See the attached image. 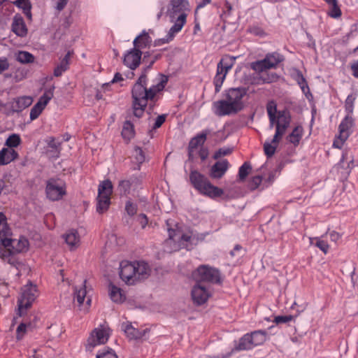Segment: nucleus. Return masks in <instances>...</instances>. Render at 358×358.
<instances>
[{"mask_svg": "<svg viewBox=\"0 0 358 358\" xmlns=\"http://www.w3.org/2000/svg\"><path fill=\"white\" fill-rule=\"evenodd\" d=\"M155 62V59H152L150 62L132 87L131 95L134 115L138 118L143 115L147 106L148 101L152 99L158 92L162 91L168 83V76L159 74L157 83L148 89L147 88L146 72L152 67Z\"/></svg>", "mask_w": 358, "mask_h": 358, "instance_id": "f257e3e1", "label": "nucleus"}, {"mask_svg": "<svg viewBox=\"0 0 358 358\" xmlns=\"http://www.w3.org/2000/svg\"><path fill=\"white\" fill-rule=\"evenodd\" d=\"M166 224L169 238L165 241V246L170 247L169 250H167L170 252L177 251L181 248L189 250L194 245H196L199 241H203L206 237L205 234L184 233L181 225L171 219L167 220Z\"/></svg>", "mask_w": 358, "mask_h": 358, "instance_id": "f03ea898", "label": "nucleus"}, {"mask_svg": "<svg viewBox=\"0 0 358 358\" xmlns=\"http://www.w3.org/2000/svg\"><path fill=\"white\" fill-rule=\"evenodd\" d=\"M245 87H234L225 90L224 99L213 103L214 113L220 117L236 114L243 110V98L246 95Z\"/></svg>", "mask_w": 358, "mask_h": 358, "instance_id": "7ed1b4c3", "label": "nucleus"}, {"mask_svg": "<svg viewBox=\"0 0 358 358\" xmlns=\"http://www.w3.org/2000/svg\"><path fill=\"white\" fill-rule=\"evenodd\" d=\"M170 6L168 15L173 25L169 29L164 38L159 39L157 45L165 44L172 41L175 36L181 31L187 21L186 10L189 6L187 0H171Z\"/></svg>", "mask_w": 358, "mask_h": 358, "instance_id": "20e7f679", "label": "nucleus"}, {"mask_svg": "<svg viewBox=\"0 0 358 358\" xmlns=\"http://www.w3.org/2000/svg\"><path fill=\"white\" fill-rule=\"evenodd\" d=\"M149 265L143 262L122 261L120 264V277L127 285H134L150 275Z\"/></svg>", "mask_w": 358, "mask_h": 358, "instance_id": "39448f33", "label": "nucleus"}, {"mask_svg": "<svg viewBox=\"0 0 358 358\" xmlns=\"http://www.w3.org/2000/svg\"><path fill=\"white\" fill-rule=\"evenodd\" d=\"M189 180L197 191L210 198L220 197L224 194L223 189L213 185L208 178L198 171H191Z\"/></svg>", "mask_w": 358, "mask_h": 358, "instance_id": "423d86ee", "label": "nucleus"}, {"mask_svg": "<svg viewBox=\"0 0 358 358\" xmlns=\"http://www.w3.org/2000/svg\"><path fill=\"white\" fill-rule=\"evenodd\" d=\"M235 57L224 55L217 63L216 74L213 79L215 92L216 93L220 91L222 84L226 78V76L228 72L233 67L235 63Z\"/></svg>", "mask_w": 358, "mask_h": 358, "instance_id": "0eeeda50", "label": "nucleus"}, {"mask_svg": "<svg viewBox=\"0 0 358 358\" xmlns=\"http://www.w3.org/2000/svg\"><path fill=\"white\" fill-rule=\"evenodd\" d=\"M36 297L37 288L36 285L29 283L24 286L21 296L17 300V315L19 317L24 316Z\"/></svg>", "mask_w": 358, "mask_h": 358, "instance_id": "6e6552de", "label": "nucleus"}, {"mask_svg": "<svg viewBox=\"0 0 358 358\" xmlns=\"http://www.w3.org/2000/svg\"><path fill=\"white\" fill-rule=\"evenodd\" d=\"M194 280L202 284V282H210L213 284H220V272L218 269L207 265H201L192 273Z\"/></svg>", "mask_w": 358, "mask_h": 358, "instance_id": "1a4fd4ad", "label": "nucleus"}, {"mask_svg": "<svg viewBox=\"0 0 358 358\" xmlns=\"http://www.w3.org/2000/svg\"><path fill=\"white\" fill-rule=\"evenodd\" d=\"M65 182L59 178H50L46 182L45 193L51 201H59L66 194Z\"/></svg>", "mask_w": 358, "mask_h": 358, "instance_id": "9d476101", "label": "nucleus"}, {"mask_svg": "<svg viewBox=\"0 0 358 358\" xmlns=\"http://www.w3.org/2000/svg\"><path fill=\"white\" fill-rule=\"evenodd\" d=\"M354 120L349 115L341 121L338 127V135L336 137L333 146L336 148H341L344 143L348 138L352 131Z\"/></svg>", "mask_w": 358, "mask_h": 358, "instance_id": "9b49d317", "label": "nucleus"}, {"mask_svg": "<svg viewBox=\"0 0 358 358\" xmlns=\"http://www.w3.org/2000/svg\"><path fill=\"white\" fill-rule=\"evenodd\" d=\"M143 174L138 176L133 175L129 179L121 180L117 186V189L121 195L127 196L130 194L131 191H135L141 187L143 182Z\"/></svg>", "mask_w": 358, "mask_h": 358, "instance_id": "f8f14e48", "label": "nucleus"}, {"mask_svg": "<svg viewBox=\"0 0 358 358\" xmlns=\"http://www.w3.org/2000/svg\"><path fill=\"white\" fill-rule=\"evenodd\" d=\"M109 338V334L104 329L96 328L92 331L85 344L87 351L92 352L98 345L105 344Z\"/></svg>", "mask_w": 358, "mask_h": 358, "instance_id": "ddd939ff", "label": "nucleus"}, {"mask_svg": "<svg viewBox=\"0 0 358 358\" xmlns=\"http://www.w3.org/2000/svg\"><path fill=\"white\" fill-rule=\"evenodd\" d=\"M251 68L255 72L259 73L252 76V78H261L262 79L263 83H269L273 81L271 78H278V76L274 74H267L264 73L268 69H271L269 63L267 62L266 57H264L263 59L257 60L256 62L251 63Z\"/></svg>", "mask_w": 358, "mask_h": 358, "instance_id": "4468645a", "label": "nucleus"}, {"mask_svg": "<svg viewBox=\"0 0 358 358\" xmlns=\"http://www.w3.org/2000/svg\"><path fill=\"white\" fill-rule=\"evenodd\" d=\"M289 123L290 117L287 115L285 111H278L275 125V133L273 138V143H275V144L279 143L289 126Z\"/></svg>", "mask_w": 358, "mask_h": 358, "instance_id": "2eb2a0df", "label": "nucleus"}, {"mask_svg": "<svg viewBox=\"0 0 358 358\" xmlns=\"http://www.w3.org/2000/svg\"><path fill=\"white\" fill-rule=\"evenodd\" d=\"M210 295L211 292L209 288L197 282L192 289V300L199 306L205 303Z\"/></svg>", "mask_w": 358, "mask_h": 358, "instance_id": "dca6fc26", "label": "nucleus"}, {"mask_svg": "<svg viewBox=\"0 0 358 358\" xmlns=\"http://www.w3.org/2000/svg\"><path fill=\"white\" fill-rule=\"evenodd\" d=\"M2 244L5 248H10L16 252L27 251L29 245L28 239L24 236H20L18 239L4 238Z\"/></svg>", "mask_w": 358, "mask_h": 358, "instance_id": "f3484780", "label": "nucleus"}, {"mask_svg": "<svg viewBox=\"0 0 358 358\" xmlns=\"http://www.w3.org/2000/svg\"><path fill=\"white\" fill-rule=\"evenodd\" d=\"M141 55L142 52L134 46L124 55L123 63L129 69L134 70L141 63Z\"/></svg>", "mask_w": 358, "mask_h": 358, "instance_id": "a211bd4d", "label": "nucleus"}, {"mask_svg": "<svg viewBox=\"0 0 358 358\" xmlns=\"http://www.w3.org/2000/svg\"><path fill=\"white\" fill-rule=\"evenodd\" d=\"M229 167L230 164L227 159H224L217 161L211 166L209 176L214 179H220L224 176Z\"/></svg>", "mask_w": 358, "mask_h": 358, "instance_id": "6ab92c4d", "label": "nucleus"}, {"mask_svg": "<svg viewBox=\"0 0 358 358\" xmlns=\"http://www.w3.org/2000/svg\"><path fill=\"white\" fill-rule=\"evenodd\" d=\"M121 329L125 333L127 338L130 340H137L143 338L148 331V329L139 330L134 327L129 322H123Z\"/></svg>", "mask_w": 358, "mask_h": 358, "instance_id": "aec40b11", "label": "nucleus"}, {"mask_svg": "<svg viewBox=\"0 0 358 358\" xmlns=\"http://www.w3.org/2000/svg\"><path fill=\"white\" fill-rule=\"evenodd\" d=\"M18 253L19 252H15L10 248H5L4 250L1 251L0 257L3 262L13 266L17 269H18L19 266H21V263L19 262L17 258Z\"/></svg>", "mask_w": 358, "mask_h": 358, "instance_id": "412c9836", "label": "nucleus"}, {"mask_svg": "<svg viewBox=\"0 0 358 358\" xmlns=\"http://www.w3.org/2000/svg\"><path fill=\"white\" fill-rule=\"evenodd\" d=\"M353 167V160L348 153H343L336 169L341 171L343 177H347Z\"/></svg>", "mask_w": 358, "mask_h": 358, "instance_id": "4be33fe9", "label": "nucleus"}, {"mask_svg": "<svg viewBox=\"0 0 358 358\" xmlns=\"http://www.w3.org/2000/svg\"><path fill=\"white\" fill-rule=\"evenodd\" d=\"M86 280L83 281V287L80 289L75 288L74 292V299L76 300L79 306H84V301L86 299V304L85 305V308L87 309L92 302V299L90 296H87V290H86Z\"/></svg>", "mask_w": 358, "mask_h": 358, "instance_id": "5701e85b", "label": "nucleus"}, {"mask_svg": "<svg viewBox=\"0 0 358 358\" xmlns=\"http://www.w3.org/2000/svg\"><path fill=\"white\" fill-rule=\"evenodd\" d=\"M132 170H140L141 164L145 160V156L143 150L138 146H136L131 155Z\"/></svg>", "mask_w": 358, "mask_h": 358, "instance_id": "b1692460", "label": "nucleus"}, {"mask_svg": "<svg viewBox=\"0 0 358 358\" xmlns=\"http://www.w3.org/2000/svg\"><path fill=\"white\" fill-rule=\"evenodd\" d=\"M63 238L71 250L77 248L80 245V236L75 229L69 230L63 235Z\"/></svg>", "mask_w": 358, "mask_h": 358, "instance_id": "393cba45", "label": "nucleus"}, {"mask_svg": "<svg viewBox=\"0 0 358 358\" xmlns=\"http://www.w3.org/2000/svg\"><path fill=\"white\" fill-rule=\"evenodd\" d=\"M32 103V98L31 96H24L18 97L11 103V108L14 112H21Z\"/></svg>", "mask_w": 358, "mask_h": 358, "instance_id": "a878e982", "label": "nucleus"}, {"mask_svg": "<svg viewBox=\"0 0 358 358\" xmlns=\"http://www.w3.org/2000/svg\"><path fill=\"white\" fill-rule=\"evenodd\" d=\"M18 157V153L13 148H3L0 150V165L8 164Z\"/></svg>", "mask_w": 358, "mask_h": 358, "instance_id": "bb28decb", "label": "nucleus"}, {"mask_svg": "<svg viewBox=\"0 0 358 358\" xmlns=\"http://www.w3.org/2000/svg\"><path fill=\"white\" fill-rule=\"evenodd\" d=\"M254 348L249 333L241 336L238 343L234 345V350L236 351L250 350Z\"/></svg>", "mask_w": 358, "mask_h": 358, "instance_id": "cd10ccee", "label": "nucleus"}, {"mask_svg": "<svg viewBox=\"0 0 358 358\" xmlns=\"http://www.w3.org/2000/svg\"><path fill=\"white\" fill-rule=\"evenodd\" d=\"M294 79L297 82L298 85L300 86L303 93L305 94L306 98L310 101V99H312L313 96L310 92V89L307 85V82L306 79L304 78L302 73L299 71H296L294 73H293L292 75Z\"/></svg>", "mask_w": 358, "mask_h": 358, "instance_id": "c85d7f7f", "label": "nucleus"}, {"mask_svg": "<svg viewBox=\"0 0 358 358\" xmlns=\"http://www.w3.org/2000/svg\"><path fill=\"white\" fill-rule=\"evenodd\" d=\"M12 31L20 37H24L27 29L22 17H15L12 23Z\"/></svg>", "mask_w": 358, "mask_h": 358, "instance_id": "c756f323", "label": "nucleus"}, {"mask_svg": "<svg viewBox=\"0 0 358 358\" xmlns=\"http://www.w3.org/2000/svg\"><path fill=\"white\" fill-rule=\"evenodd\" d=\"M210 132V131L208 129L202 130L190 140L188 147H189L190 149L196 150L199 145H203Z\"/></svg>", "mask_w": 358, "mask_h": 358, "instance_id": "7c9ffc66", "label": "nucleus"}, {"mask_svg": "<svg viewBox=\"0 0 358 358\" xmlns=\"http://www.w3.org/2000/svg\"><path fill=\"white\" fill-rule=\"evenodd\" d=\"M109 296L110 299L117 303H122L126 299L122 289L113 284L109 285Z\"/></svg>", "mask_w": 358, "mask_h": 358, "instance_id": "2f4dec72", "label": "nucleus"}, {"mask_svg": "<svg viewBox=\"0 0 358 358\" xmlns=\"http://www.w3.org/2000/svg\"><path fill=\"white\" fill-rule=\"evenodd\" d=\"M152 42V38L149 36L148 33L143 30L136 38L134 40V46L140 50L144 48L147 45H150Z\"/></svg>", "mask_w": 358, "mask_h": 358, "instance_id": "473e14b6", "label": "nucleus"}, {"mask_svg": "<svg viewBox=\"0 0 358 358\" xmlns=\"http://www.w3.org/2000/svg\"><path fill=\"white\" fill-rule=\"evenodd\" d=\"M254 348L262 345L267 339L268 333L266 330H256L249 333Z\"/></svg>", "mask_w": 358, "mask_h": 358, "instance_id": "72a5a7b5", "label": "nucleus"}, {"mask_svg": "<svg viewBox=\"0 0 358 358\" xmlns=\"http://www.w3.org/2000/svg\"><path fill=\"white\" fill-rule=\"evenodd\" d=\"M34 328L33 324L29 322H21L16 329V339L21 341L24 338L26 334Z\"/></svg>", "mask_w": 358, "mask_h": 358, "instance_id": "f704fd0d", "label": "nucleus"}, {"mask_svg": "<svg viewBox=\"0 0 358 358\" xmlns=\"http://www.w3.org/2000/svg\"><path fill=\"white\" fill-rule=\"evenodd\" d=\"M113 189L112 182L107 179L100 182L98 187V194L110 197Z\"/></svg>", "mask_w": 358, "mask_h": 358, "instance_id": "c9c22d12", "label": "nucleus"}, {"mask_svg": "<svg viewBox=\"0 0 358 358\" xmlns=\"http://www.w3.org/2000/svg\"><path fill=\"white\" fill-rule=\"evenodd\" d=\"M15 59L23 64L34 62L35 57L27 51L20 50L15 54Z\"/></svg>", "mask_w": 358, "mask_h": 358, "instance_id": "e433bc0d", "label": "nucleus"}, {"mask_svg": "<svg viewBox=\"0 0 358 358\" xmlns=\"http://www.w3.org/2000/svg\"><path fill=\"white\" fill-rule=\"evenodd\" d=\"M54 85L45 88L43 94L39 98L37 103H41L40 105L45 108L49 101L52 99L54 96Z\"/></svg>", "mask_w": 358, "mask_h": 358, "instance_id": "4c0bfd02", "label": "nucleus"}, {"mask_svg": "<svg viewBox=\"0 0 358 358\" xmlns=\"http://www.w3.org/2000/svg\"><path fill=\"white\" fill-rule=\"evenodd\" d=\"M110 204V197L108 196L99 195L97 196L96 211L102 213L108 210Z\"/></svg>", "mask_w": 358, "mask_h": 358, "instance_id": "58836bf2", "label": "nucleus"}, {"mask_svg": "<svg viewBox=\"0 0 358 358\" xmlns=\"http://www.w3.org/2000/svg\"><path fill=\"white\" fill-rule=\"evenodd\" d=\"M122 136L123 138L127 140L131 139L134 136V124L129 120H126L124 122Z\"/></svg>", "mask_w": 358, "mask_h": 358, "instance_id": "ea45409f", "label": "nucleus"}, {"mask_svg": "<svg viewBox=\"0 0 358 358\" xmlns=\"http://www.w3.org/2000/svg\"><path fill=\"white\" fill-rule=\"evenodd\" d=\"M265 57H266L271 69L275 68L283 60L282 56L277 52L268 53Z\"/></svg>", "mask_w": 358, "mask_h": 358, "instance_id": "a19ab883", "label": "nucleus"}, {"mask_svg": "<svg viewBox=\"0 0 358 358\" xmlns=\"http://www.w3.org/2000/svg\"><path fill=\"white\" fill-rule=\"evenodd\" d=\"M21 143V138L19 134H13L8 136L5 142V145L8 148H17Z\"/></svg>", "mask_w": 358, "mask_h": 358, "instance_id": "79ce46f5", "label": "nucleus"}, {"mask_svg": "<svg viewBox=\"0 0 358 358\" xmlns=\"http://www.w3.org/2000/svg\"><path fill=\"white\" fill-rule=\"evenodd\" d=\"M315 239L316 243L315 245L319 248L324 254H327L329 248L328 236L322 235L321 237Z\"/></svg>", "mask_w": 358, "mask_h": 358, "instance_id": "37998d69", "label": "nucleus"}, {"mask_svg": "<svg viewBox=\"0 0 358 358\" xmlns=\"http://www.w3.org/2000/svg\"><path fill=\"white\" fill-rule=\"evenodd\" d=\"M96 358H117V355L112 348L106 347L99 350Z\"/></svg>", "mask_w": 358, "mask_h": 358, "instance_id": "c03bdc74", "label": "nucleus"}, {"mask_svg": "<svg viewBox=\"0 0 358 358\" xmlns=\"http://www.w3.org/2000/svg\"><path fill=\"white\" fill-rule=\"evenodd\" d=\"M278 143L275 144L273 143V139L270 141H266L264 144V153L267 157H271L276 150V148Z\"/></svg>", "mask_w": 358, "mask_h": 358, "instance_id": "a18cd8bd", "label": "nucleus"}, {"mask_svg": "<svg viewBox=\"0 0 358 358\" xmlns=\"http://www.w3.org/2000/svg\"><path fill=\"white\" fill-rule=\"evenodd\" d=\"M252 169L250 164L248 162L243 163L238 169V178L240 180H244Z\"/></svg>", "mask_w": 358, "mask_h": 358, "instance_id": "49530a36", "label": "nucleus"}, {"mask_svg": "<svg viewBox=\"0 0 358 358\" xmlns=\"http://www.w3.org/2000/svg\"><path fill=\"white\" fill-rule=\"evenodd\" d=\"M301 131L299 127L294 128L292 133L287 136V141L294 145L299 143L301 139Z\"/></svg>", "mask_w": 358, "mask_h": 358, "instance_id": "de8ad7c7", "label": "nucleus"}, {"mask_svg": "<svg viewBox=\"0 0 358 358\" xmlns=\"http://www.w3.org/2000/svg\"><path fill=\"white\" fill-rule=\"evenodd\" d=\"M69 64L66 62L60 61L59 64L54 69V76L55 77L61 76L63 73L69 69Z\"/></svg>", "mask_w": 358, "mask_h": 358, "instance_id": "09e8293b", "label": "nucleus"}, {"mask_svg": "<svg viewBox=\"0 0 358 358\" xmlns=\"http://www.w3.org/2000/svg\"><path fill=\"white\" fill-rule=\"evenodd\" d=\"M41 103H36L31 109L30 111V119L31 120H36L41 114L44 108L42 107Z\"/></svg>", "mask_w": 358, "mask_h": 358, "instance_id": "8fccbe9b", "label": "nucleus"}, {"mask_svg": "<svg viewBox=\"0 0 358 358\" xmlns=\"http://www.w3.org/2000/svg\"><path fill=\"white\" fill-rule=\"evenodd\" d=\"M262 182V178L260 176H256L251 178L248 183V187L251 190L257 189Z\"/></svg>", "mask_w": 358, "mask_h": 358, "instance_id": "3c124183", "label": "nucleus"}, {"mask_svg": "<svg viewBox=\"0 0 358 358\" xmlns=\"http://www.w3.org/2000/svg\"><path fill=\"white\" fill-rule=\"evenodd\" d=\"M328 14L334 18H338L341 15V10L337 3L330 6Z\"/></svg>", "mask_w": 358, "mask_h": 358, "instance_id": "603ef678", "label": "nucleus"}, {"mask_svg": "<svg viewBox=\"0 0 358 358\" xmlns=\"http://www.w3.org/2000/svg\"><path fill=\"white\" fill-rule=\"evenodd\" d=\"M232 150L229 148H222L216 150L213 155L214 159H218L222 156H226L231 152Z\"/></svg>", "mask_w": 358, "mask_h": 358, "instance_id": "864d4df0", "label": "nucleus"}, {"mask_svg": "<svg viewBox=\"0 0 358 358\" xmlns=\"http://www.w3.org/2000/svg\"><path fill=\"white\" fill-rule=\"evenodd\" d=\"M294 316L291 315H278L275 317L274 318V322L277 324H284V323H288L293 320Z\"/></svg>", "mask_w": 358, "mask_h": 358, "instance_id": "5fc2aeb1", "label": "nucleus"}, {"mask_svg": "<svg viewBox=\"0 0 358 358\" xmlns=\"http://www.w3.org/2000/svg\"><path fill=\"white\" fill-rule=\"evenodd\" d=\"M10 234V229L7 224V222L3 224H0V238L1 241L4 238H8L7 236H8Z\"/></svg>", "mask_w": 358, "mask_h": 358, "instance_id": "6e6d98bb", "label": "nucleus"}, {"mask_svg": "<svg viewBox=\"0 0 358 358\" xmlns=\"http://www.w3.org/2000/svg\"><path fill=\"white\" fill-rule=\"evenodd\" d=\"M125 210L127 211V213L129 215L133 216L136 213L137 206L136 204L133 203L131 201H127L126 205H125Z\"/></svg>", "mask_w": 358, "mask_h": 358, "instance_id": "4d7b16f0", "label": "nucleus"}, {"mask_svg": "<svg viewBox=\"0 0 358 358\" xmlns=\"http://www.w3.org/2000/svg\"><path fill=\"white\" fill-rule=\"evenodd\" d=\"M266 110L268 117H276L277 107L273 102L267 104Z\"/></svg>", "mask_w": 358, "mask_h": 358, "instance_id": "13d9d810", "label": "nucleus"}, {"mask_svg": "<svg viewBox=\"0 0 358 358\" xmlns=\"http://www.w3.org/2000/svg\"><path fill=\"white\" fill-rule=\"evenodd\" d=\"M166 120V115H158L156 118L152 129H156L159 128Z\"/></svg>", "mask_w": 358, "mask_h": 358, "instance_id": "bf43d9fd", "label": "nucleus"}, {"mask_svg": "<svg viewBox=\"0 0 358 358\" xmlns=\"http://www.w3.org/2000/svg\"><path fill=\"white\" fill-rule=\"evenodd\" d=\"M48 147L55 150L56 151H59V148L61 145L60 142H57L55 141V138L51 137L48 142Z\"/></svg>", "mask_w": 358, "mask_h": 358, "instance_id": "052dcab7", "label": "nucleus"}, {"mask_svg": "<svg viewBox=\"0 0 358 358\" xmlns=\"http://www.w3.org/2000/svg\"><path fill=\"white\" fill-rule=\"evenodd\" d=\"M16 3L18 6H21L24 10H27L31 16V6L27 0H17Z\"/></svg>", "mask_w": 358, "mask_h": 358, "instance_id": "680f3d73", "label": "nucleus"}, {"mask_svg": "<svg viewBox=\"0 0 358 358\" xmlns=\"http://www.w3.org/2000/svg\"><path fill=\"white\" fill-rule=\"evenodd\" d=\"M199 156L201 158V161H205L209 155L208 149L207 148L201 147L199 150Z\"/></svg>", "mask_w": 358, "mask_h": 358, "instance_id": "e2e57ef3", "label": "nucleus"}, {"mask_svg": "<svg viewBox=\"0 0 358 358\" xmlns=\"http://www.w3.org/2000/svg\"><path fill=\"white\" fill-rule=\"evenodd\" d=\"M249 31H250V33H251L252 34H253L255 36H264L265 34L264 30L259 27H252L249 29Z\"/></svg>", "mask_w": 358, "mask_h": 358, "instance_id": "0e129e2a", "label": "nucleus"}, {"mask_svg": "<svg viewBox=\"0 0 358 358\" xmlns=\"http://www.w3.org/2000/svg\"><path fill=\"white\" fill-rule=\"evenodd\" d=\"M354 101L355 98L352 96V95H349L346 99V110L350 113L352 111Z\"/></svg>", "mask_w": 358, "mask_h": 358, "instance_id": "69168bd1", "label": "nucleus"}, {"mask_svg": "<svg viewBox=\"0 0 358 358\" xmlns=\"http://www.w3.org/2000/svg\"><path fill=\"white\" fill-rule=\"evenodd\" d=\"M9 67V64L8 62L7 58L6 57H1L0 58V73H1L3 71L7 70Z\"/></svg>", "mask_w": 358, "mask_h": 358, "instance_id": "338daca9", "label": "nucleus"}, {"mask_svg": "<svg viewBox=\"0 0 358 358\" xmlns=\"http://www.w3.org/2000/svg\"><path fill=\"white\" fill-rule=\"evenodd\" d=\"M324 235L328 236V241L330 240L331 241L336 242L340 238L339 234L334 231H330L329 233H327Z\"/></svg>", "mask_w": 358, "mask_h": 358, "instance_id": "774afa93", "label": "nucleus"}]
</instances>
